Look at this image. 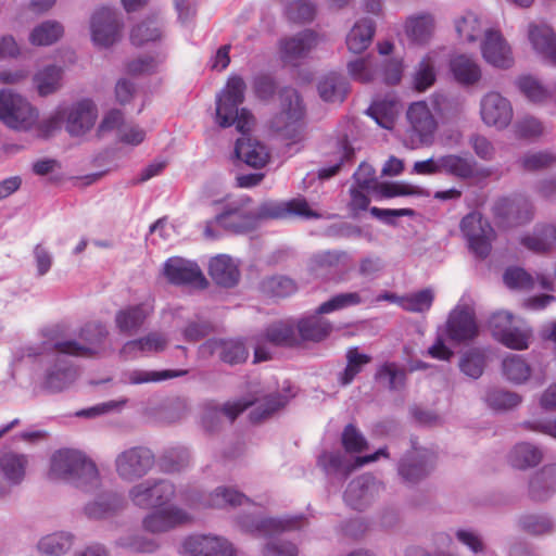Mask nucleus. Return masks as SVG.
I'll list each match as a JSON object with an SVG mask.
<instances>
[{
	"label": "nucleus",
	"mask_w": 556,
	"mask_h": 556,
	"mask_svg": "<svg viewBox=\"0 0 556 556\" xmlns=\"http://www.w3.org/2000/svg\"><path fill=\"white\" fill-rule=\"evenodd\" d=\"M342 445L348 453H361L368 446L365 437L352 424H349L341 437Z\"/></svg>",
	"instance_id": "obj_64"
},
{
	"label": "nucleus",
	"mask_w": 556,
	"mask_h": 556,
	"mask_svg": "<svg viewBox=\"0 0 556 556\" xmlns=\"http://www.w3.org/2000/svg\"><path fill=\"white\" fill-rule=\"evenodd\" d=\"M522 245L535 253H546L556 245V225L536 227L532 235L521 239Z\"/></svg>",
	"instance_id": "obj_37"
},
{
	"label": "nucleus",
	"mask_w": 556,
	"mask_h": 556,
	"mask_svg": "<svg viewBox=\"0 0 556 556\" xmlns=\"http://www.w3.org/2000/svg\"><path fill=\"white\" fill-rule=\"evenodd\" d=\"M484 366V353L478 349L467 351L459 361L460 371L473 379L479 378L483 374Z\"/></svg>",
	"instance_id": "obj_56"
},
{
	"label": "nucleus",
	"mask_w": 556,
	"mask_h": 556,
	"mask_svg": "<svg viewBox=\"0 0 556 556\" xmlns=\"http://www.w3.org/2000/svg\"><path fill=\"white\" fill-rule=\"evenodd\" d=\"M481 50L484 60L495 67L508 68L514 63L510 47L498 31H486Z\"/></svg>",
	"instance_id": "obj_24"
},
{
	"label": "nucleus",
	"mask_w": 556,
	"mask_h": 556,
	"mask_svg": "<svg viewBox=\"0 0 556 556\" xmlns=\"http://www.w3.org/2000/svg\"><path fill=\"white\" fill-rule=\"evenodd\" d=\"M318 92L327 102H342L348 93V83L343 76L330 73L319 81Z\"/></svg>",
	"instance_id": "obj_42"
},
{
	"label": "nucleus",
	"mask_w": 556,
	"mask_h": 556,
	"mask_svg": "<svg viewBox=\"0 0 556 556\" xmlns=\"http://www.w3.org/2000/svg\"><path fill=\"white\" fill-rule=\"evenodd\" d=\"M49 477L65 480L85 492H91L101 486L96 464L84 453L71 448H62L52 454Z\"/></svg>",
	"instance_id": "obj_3"
},
{
	"label": "nucleus",
	"mask_w": 556,
	"mask_h": 556,
	"mask_svg": "<svg viewBox=\"0 0 556 556\" xmlns=\"http://www.w3.org/2000/svg\"><path fill=\"white\" fill-rule=\"evenodd\" d=\"M153 309V305L149 302L129 305L116 313L115 324L121 332L131 334L143 325Z\"/></svg>",
	"instance_id": "obj_30"
},
{
	"label": "nucleus",
	"mask_w": 556,
	"mask_h": 556,
	"mask_svg": "<svg viewBox=\"0 0 556 556\" xmlns=\"http://www.w3.org/2000/svg\"><path fill=\"white\" fill-rule=\"evenodd\" d=\"M445 334L456 343L472 340L478 334L473 311L468 306H456L446 320Z\"/></svg>",
	"instance_id": "obj_19"
},
{
	"label": "nucleus",
	"mask_w": 556,
	"mask_h": 556,
	"mask_svg": "<svg viewBox=\"0 0 556 556\" xmlns=\"http://www.w3.org/2000/svg\"><path fill=\"white\" fill-rule=\"evenodd\" d=\"M245 88L242 77L232 75L228 78L225 89L217 98L216 122L223 128L236 125L237 130L242 134L236 142V156L253 168H262L269 161V152L261 141L245 136L252 129L254 118L248 110L238 109L244 101Z\"/></svg>",
	"instance_id": "obj_1"
},
{
	"label": "nucleus",
	"mask_w": 556,
	"mask_h": 556,
	"mask_svg": "<svg viewBox=\"0 0 556 556\" xmlns=\"http://www.w3.org/2000/svg\"><path fill=\"white\" fill-rule=\"evenodd\" d=\"M264 294L275 298H286L296 292V282L287 276H271L261 281Z\"/></svg>",
	"instance_id": "obj_47"
},
{
	"label": "nucleus",
	"mask_w": 556,
	"mask_h": 556,
	"mask_svg": "<svg viewBox=\"0 0 556 556\" xmlns=\"http://www.w3.org/2000/svg\"><path fill=\"white\" fill-rule=\"evenodd\" d=\"M161 30L155 21L142 22L135 26L130 33V40L135 46H142L161 38Z\"/></svg>",
	"instance_id": "obj_60"
},
{
	"label": "nucleus",
	"mask_w": 556,
	"mask_h": 556,
	"mask_svg": "<svg viewBox=\"0 0 556 556\" xmlns=\"http://www.w3.org/2000/svg\"><path fill=\"white\" fill-rule=\"evenodd\" d=\"M450 71L457 83L466 86L473 85L481 78L479 65L465 54L451 58Z\"/></svg>",
	"instance_id": "obj_35"
},
{
	"label": "nucleus",
	"mask_w": 556,
	"mask_h": 556,
	"mask_svg": "<svg viewBox=\"0 0 556 556\" xmlns=\"http://www.w3.org/2000/svg\"><path fill=\"white\" fill-rule=\"evenodd\" d=\"M542 458V451L528 442L516 444L509 454V463L518 469L534 467L541 463Z\"/></svg>",
	"instance_id": "obj_40"
},
{
	"label": "nucleus",
	"mask_w": 556,
	"mask_h": 556,
	"mask_svg": "<svg viewBox=\"0 0 556 556\" xmlns=\"http://www.w3.org/2000/svg\"><path fill=\"white\" fill-rule=\"evenodd\" d=\"M298 331L305 341L319 342L332 331V325L318 316L303 318L298 323Z\"/></svg>",
	"instance_id": "obj_41"
},
{
	"label": "nucleus",
	"mask_w": 556,
	"mask_h": 556,
	"mask_svg": "<svg viewBox=\"0 0 556 556\" xmlns=\"http://www.w3.org/2000/svg\"><path fill=\"white\" fill-rule=\"evenodd\" d=\"M208 274L213 281L224 288L235 287L240 279V271L231 257L218 255L211 260Z\"/></svg>",
	"instance_id": "obj_32"
},
{
	"label": "nucleus",
	"mask_w": 556,
	"mask_h": 556,
	"mask_svg": "<svg viewBox=\"0 0 556 556\" xmlns=\"http://www.w3.org/2000/svg\"><path fill=\"white\" fill-rule=\"evenodd\" d=\"M249 502V498L230 488H217L208 498V505L215 508L236 507Z\"/></svg>",
	"instance_id": "obj_53"
},
{
	"label": "nucleus",
	"mask_w": 556,
	"mask_h": 556,
	"mask_svg": "<svg viewBox=\"0 0 556 556\" xmlns=\"http://www.w3.org/2000/svg\"><path fill=\"white\" fill-rule=\"evenodd\" d=\"M287 402L288 397L286 395L273 393L253 401L238 400L236 402H227L222 406L210 403L205 406L202 417L203 427L206 431L214 432L222 427L224 419H227L231 424L242 412L253 404H257V406L250 413V418L253 422H261L270 417L278 409L285 407Z\"/></svg>",
	"instance_id": "obj_2"
},
{
	"label": "nucleus",
	"mask_w": 556,
	"mask_h": 556,
	"mask_svg": "<svg viewBox=\"0 0 556 556\" xmlns=\"http://www.w3.org/2000/svg\"><path fill=\"white\" fill-rule=\"evenodd\" d=\"M38 111L22 96L0 91V121L16 130H28L38 121Z\"/></svg>",
	"instance_id": "obj_6"
},
{
	"label": "nucleus",
	"mask_w": 556,
	"mask_h": 556,
	"mask_svg": "<svg viewBox=\"0 0 556 556\" xmlns=\"http://www.w3.org/2000/svg\"><path fill=\"white\" fill-rule=\"evenodd\" d=\"M155 465L154 453L146 446H131L118 453L114 459L117 477L127 483L144 478Z\"/></svg>",
	"instance_id": "obj_5"
},
{
	"label": "nucleus",
	"mask_w": 556,
	"mask_h": 556,
	"mask_svg": "<svg viewBox=\"0 0 556 556\" xmlns=\"http://www.w3.org/2000/svg\"><path fill=\"white\" fill-rule=\"evenodd\" d=\"M460 229L466 237L470 250L479 257L484 258L491 251V241L494 230L479 213H470L460 222Z\"/></svg>",
	"instance_id": "obj_8"
},
{
	"label": "nucleus",
	"mask_w": 556,
	"mask_h": 556,
	"mask_svg": "<svg viewBox=\"0 0 556 556\" xmlns=\"http://www.w3.org/2000/svg\"><path fill=\"white\" fill-rule=\"evenodd\" d=\"M192 516L184 508L170 505L156 507L142 519V527L151 533H164L191 523Z\"/></svg>",
	"instance_id": "obj_9"
},
{
	"label": "nucleus",
	"mask_w": 556,
	"mask_h": 556,
	"mask_svg": "<svg viewBox=\"0 0 556 556\" xmlns=\"http://www.w3.org/2000/svg\"><path fill=\"white\" fill-rule=\"evenodd\" d=\"M406 34L415 42H426L433 31V20L429 15L410 17L406 22Z\"/></svg>",
	"instance_id": "obj_51"
},
{
	"label": "nucleus",
	"mask_w": 556,
	"mask_h": 556,
	"mask_svg": "<svg viewBox=\"0 0 556 556\" xmlns=\"http://www.w3.org/2000/svg\"><path fill=\"white\" fill-rule=\"evenodd\" d=\"M64 71L58 65H46L33 76V86L41 97L55 93L62 88Z\"/></svg>",
	"instance_id": "obj_34"
},
{
	"label": "nucleus",
	"mask_w": 556,
	"mask_h": 556,
	"mask_svg": "<svg viewBox=\"0 0 556 556\" xmlns=\"http://www.w3.org/2000/svg\"><path fill=\"white\" fill-rule=\"evenodd\" d=\"M261 219L286 218L289 216H302L305 218H318L319 214L308 207L304 199H293L288 202L266 201L253 212Z\"/></svg>",
	"instance_id": "obj_17"
},
{
	"label": "nucleus",
	"mask_w": 556,
	"mask_h": 556,
	"mask_svg": "<svg viewBox=\"0 0 556 556\" xmlns=\"http://www.w3.org/2000/svg\"><path fill=\"white\" fill-rule=\"evenodd\" d=\"M433 298L434 295L431 289H424L402 298L401 306L407 312L424 313L430 309Z\"/></svg>",
	"instance_id": "obj_57"
},
{
	"label": "nucleus",
	"mask_w": 556,
	"mask_h": 556,
	"mask_svg": "<svg viewBox=\"0 0 556 556\" xmlns=\"http://www.w3.org/2000/svg\"><path fill=\"white\" fill-rule=\"evenodd\" d=\"M108 336L106 328L101 324H88L80 331V339L84 343L73 340L58 341L54 343L55 350L61 353L74 356H91L102 344Z\"/></svg>",
	"instance_id": "obj_11"
},
{
	"label": "nucleus",
	"mask_w": 556,
	"mask_h": 556,
	"mask_svg": "<svg viewBox=\"0 0 556 556\" xmlns=\"http://www.w3.org/2000/svg\"><path fill=\"white\" fill-rule=\"evenodd\" d=\"M189 452L184 447H173L164 452L160 458L161 468L166 473H174L188 466Z\"/></svg>",
	"instance_id": "obj_55"
},
{
	"label": "nucleus",
	"mask_w": 556,
	"mask_h": 556,
	"mask_svg": "<svg viewBox=\"0 0 556 556\" xmlns=\"http://www.w3.org/2000/svg\"><path fill=\"white\" fill-rule=\"evenodd\" d=\"M28 455L13 451L0 455V473L9 486L18 485L26 476Z\"/></svg>",
	"instance_id": "obj_29"
},
{
	"label": "nucleus",
	"mask_w": 556,
	"mask_h": 556,
	"mask_svg": "<svg viewBox=\"0 0 556 556\" xmlns=\"http://www.w3.org/2000/svg\"><path fill=\"white\" fill-rule=\"evenodd\" d=\"M435 81L434 64L429 56L424 58L414 75V87L418 91H425Z\"/></svg>",
	"instance_id": "obj_61"
},
{
	"label": "nucleus",
	"mask_w": 556,
	"mask_h": 556,
	"mask_svg": "<svg viewBox=\"0 0 556 556\" xmlns=\"http://www.w3.org/2000/svg\"><path fill=\"white\" fill-rule=\"evenodd\" d=\"M364 302L359 292L339 293L321 303L316 313L318 315L330 314L334 311L343 309L350 306H356Z\"/></svg>",
	"instance_id": "obj_50"
},
{
	"label": "nucleus",
	"mask_w": 556,
	"mask_h": 556,
	"mask_svg": "<svg viewBox=\"0 0 556 556\" xmlns=\"http://www.w3.org/2000/svg\"><path fill=\"white\" fill-rule=\"evenodd\" d=\"M441 173L459 179H469L476 175V162L471 157L447 154L439 157Z\"/></svg>",
	"instance_id": "obj_36"
},
{
	"label": "nucleus",
	"mask_w": 556,
	"mask_h": 556,
	"mask_svg": "<svg viewBox=\"0 0 556 556\" xmlns=\"http://www.w3.org/2000/svg\"><path fill=\"white\" fill-rule=\"evenodd\" d=\"M64 34L63 26L56 21H46L36 26L29 35V41L35 46H50Z\"/></svg>",
	"instance_id": "obj_45"
},
{
	"label": "nucleus",
	"mask_w": 556,
	"mask_h": 556,
	"mask_svg": "<svg viewBox=\"0 0 556 556\" xmlns=\"http://www.w3.org/2000/svg\"><path fill=\"white\" fill-rule=\"evenodd\" d=\"M502 369L507 380L518 384L527 381L531 375L530 366L521 356L515 354L504 358Z\"/></svg>",
	"instance_id": "obj_48"
},
{
	"label": "nucleus",
	"mask_w": 556,
	"mask_h": 556,
	"mask_svg": "<svg viewBox=\"0 0 556 556\" xmlns=\"http://www.w3.org/2000/svg\"><path fill=\"white\" fill-rule=\"evenodd\" d=\"M77 369L65 361L58 362L47 370L38 391L58 393L68 388L77 378Z\"/></svg>",
	"instance_id": "obj_27"
},
{
	"label": "nucleus",
	"mask_w": 556,
	"mask_h": 556,
	"mask_svg": "<svg viewBox=\"0 0 556 556\" xmlns=\"http://www.w3.org/2000/svg\"><path fill=\"white\" fill-rule=\"evenodd\" d=\"M370 356L358 352L357 348H352L346 352V367L340 374L339 381L342 386L350 384L355 376L362 371L363 367L370 362Z\"/></svg>",
	"instance_id": "obj_52"
},
{
	"label": "nucleus",
	"mask_w": 556,
	"mask_h": 556,
	"mask_svg": "<svg viewBox=\"0 0 556 556\" xmlns=\"http://www.w3.org/2000/svg\"><path fill=\"white\" fill-rule=\"evenodd\" d=\"M381 484L370 475L353 479L344 493L345 503L353 509L363 510L378 496Z\"/></svg>",
	"instance_id": "obj_20"
},
{
	"label": "nucleus",
	"mask_w": 556,
	"mask_h": 556,
	"mask_svg": "<svg viewBox=\"0 0 556 556\" xmlns=\"http://www.w3.org/2000/svg\"><path fill=\"white\" fill-rule=\"evenodd\" d=\"M264 338L276 346H292L298 343L294 327L289 321H278L266 328Z\"/></svg>",
	"instance_id": "obj_43"
},
{
	"label": "nucleus",
	"mask_w": 556,
	"mask_h": 556,
	"mask_svg": "<svg viewBox=\"0 0 556 556\" xmlns=\"http://www.w3.org/2000/svg\"><path fill=\"white\" fill-rule=\"evenodd\" d=\"M163 273L173 285L192 286L198 289H204L207 286V280L200 267L181 257L168 258L164 264Z\"/></svg>",
	"instance_id": "obj_13"
},
{
	"label": "nucleus",
	"mask_w": 556,
	"mask_h": 556,
	"mask_svg": "<svg viewBox=\"0 0 556 556\" xmlns=\"http://www.w3.org/2000/svg\"><path fill=\"white\" fill-rule=\"evenodd\" d=\"M493 212L500 223L505 226L521 225L533 217L532 203L523 197L501 199L494 204Z\"/></svg>",
	"instance_id": "obj_16"
},
{
	"label": "nucleus",
	"mask_w": 556,
	"mask_h": 556,
	"mask_svg": "<svg viewBox=\"0 0 556 556\" xmlns=\"http://www.w3.org/2000/svg\"><path fill=\"white\" fill-rule=\"evenodd\" d=\"M200 349L202 353L208 355L218 353L220 359L230 365L243 363L249 356L244 344L236 340L210 339Z\"/></svg>",
	"instance_id": "obj_26"
},
{
	"label": "nucleus",
	"mask_w": 556,
	"mask_h": 556,
	"mask_svg": "<svg viewBox=\"0 0 556 556\" xmlns=\"http://www.w3.org/2000/svg\"><path fill=\"white\" fill-rule=\"evenodd\" d=\"M433 468L432 457L427 453L413 452L399 464V475L407 483H417L426 478Z\"/></svg>",
	"instance_id": "obj_28"
},
{
	"label": "nucleus",
	"mask_w": 556,
	"mask_h": 556,
	"mask_svg": "<svg viewBox=\"0 0 556 556\" xmlns=\"http://www.w3.org/2000/svg\"><path fill=\"white\" fill-rule=\"evenodd\" d=\"M528 39L535 52L552 64H556V34L546 23H530Z\"/></svg>",
	"instance_id": "obj_25"
},
{
	"label": "nucleus",
	"mask_w": 556,
	"mask_h": 556,
	"mask_svg": "<svg viewBox=\"0 0 556 556\" xmlns=\"http://www.w3.org/2000/svg\"><path fill=\"white\" fill-rule=\"evenodd\" d=\"M317 45V35L305 29L279 40V55L285 64L295 66L305 59Z\"/></svg>",
	"instance_id": "obj_14"
},
{
	"label": "nucleus",
	"mask_w": 556,
	"mask_h": 556,
	"mask_svg": "<svg viewBox=\"0 0 556 556\" xmlns=\"http://www.w3.org/2000/svg\"><path fill=\"white\" fill-rule=\"evenodd\" d=\"M182 555L186 556H236L232 544L217 535L193 534L182 542Z\"/></svg>",
	"instance_id": "obj_12"
},
{
	"label": "nucleus",
	"mask_w": 556,
	"mask_h": 556,
	"mask_svg": "<svg viewBox=\"0 0 556 556\" xmlns=\"http://www.w3.org/2000/svg\"><path fill=\"white\" fill-rule=\"evenodd\" d=\"M74 536L67 532H56L43 536L38 542V549L49 556H61L71 549Z\"/></svg>",
	"instance_id": "obj_44"
},
{
	"label": "nucleus",
	"mask_w": 556,
	"mask_h": 556,
	"mask_svg": "<svg viewBox=\"0 0 556 556\" xmlns=\"http://www.w3.org/2000/svg\"><path fill=\"white\" fill-rule=\"evenodd\" d=\"M488 404L494 409H510L520 404L519 394L502 389H495L486 394Z\"/></svg>",
	"instance_id": "obj_62"
},
{
	"label": "nucleus",
	"mask_w": 556,
	"mask_h": 556,
	"mask_svg": "<svg viewBox=\"0 0 556 556\" xmlns=\"http://www.w3.org/2000/svg\"><path fill=\"white\" fill-rule=\"evenodd\" d=\"M187 370H162V371H146V370H131L124 375L123 382L129 384H141L152 381H161L170 378L185 376Z\"/></svg>",
	"instance_id": "obj_49"
},
{
	"label": "nucleus",
	"mask_w": 556,
	"mask_h": 556,
	"mask_svg": "<svg viewBox=\"0 0 556 556\" xmlns=\"http://www.w3.org/2000/svg\"><path fill=\"white\" fill-rule=\"evenodd\" d=\"M97 117V106L90 100L79 101L67 110L65 129L71 136H83L94 126Z\"/></svg>",
	"instance_id": "obj_22"
},
{
	"label": "nucleus",
	"mask_w": 556,
	"mask_h": 556,
	"mask_svg": "<svg viewBox=\"0 0 556 556\" xmlns=\"http://www.w3.org/2000/svg\"><path fill=\"white\" fill-rule=\"evenodd\" d=\"M380 456L389 457L387 447H381L376 453L367 456H358L354 462L346 460L340 452H325L319 456L318 464L326 473L342 475L345 478L354 469L376 462Z\"/></svg>",
	"instance_id": "obj_15"
},
{
	"label": "nucleus",
	"mask_w": 556,
	"mask_h": 556,
	"mask_svg": "<svg viewBox=\"0 0 556 556\" xmlns=\"http://www.w3.org/2000/svg\"><path fill=\"white\" fill-rule=\"evenodd\" d=\"M348 258L345 251H321L309 258L307 268L315 276H323L336 268L342 261Z\"/></svg>",
	"instance_id": "obj_39"
},
{
	"label": "nucleus",
	"mask_w": 556,
	"mask_h": 556,
	"mask_svg": "<svg viewBox=\"0 0 556 556\" xmlns=\"http://www.w3.org/2000/svg\"><path fill=\"white\" fill-rule=\"evenodd\" d=\"M480 114L485 125L504 129L513 119V108L506 98L492 91L481 99Z\"/></svg>",
	"instance_id": "obj_18"
},
{
	"label": "nucleus",
	"mask_w": 556,
	"mask_h": 556,
	"mask_svg": "<svg viewBox=\"0 0 556 556\" xmlns=\"http://www.w3.org/2000/svg\"><path fill=\"white\" fill-rule=\"evenodd\" d=\"M518 526L533 535H543L553 532L554 525L545 515L525 514L518 518Z\"/></svg>",
	"instance_id": "obj_54"
},
{
	"label": "nucleus",
	"mask_w": 556,
	"mask_h": 556,
	"mask_svg": "<svg viewBox=\"0 0 556 556\" xmlns=\"http://www.w3.org/2000/svg\"><path fill=\"white\" fill-rule=\"evenodd\" d=\"M166 339L160 333H149L148 336L128 341L121 350L125 357L131 356L138 351L159 352L165 349Z\"/></svg>",
	"instance_id": "obj_46"
},
{
	"label": "nucleus",
	"mask_w": 556,
	"mask_h": 556,
	"mask_svg": "<svg viewBox=\"0 0 556 556\" xmlns=\"http://www.w3.org/2000/svg\"><path fill=\"white\" fill-rule=\"evenodd\" d=\"M458 36L468 42H473L481 31V25L473 13H467L456 21L455 24Z\"/></svg>",
	"instance_id": "obj_63"
},
{
	"label": "nucleus",
	"mask_w": 556,
	"mask_h": 556,
	"mask_svg": "<svg viewBox=\"0 0 556 556\" xmlns=\"http://www.w3.org/2000/svg\"><path fill=\"white\" fill-rule=\"evenodd\" d=\"M251 202L247 198L240 204L229 205L222 214L215 217L216 223L232 233H245L257 227V217L253 212L247 211L245 205Z\"/></svg>",
	"instance_id": "obj_21"
},
{
	"label": "nucleus",
	"mask_w": 556,
	"mask_h": 556,
	"mask_svg": "<svg viewBox=\"0 0 556 556\" xmlns=\"http://www.w3.org/2000/svg\"><path fill=\"white\" fill-rule=\"evenodd\" d=\"M123 23L115 10L101 8L90 18L92 42L101 48H109L121 38Z\"/></svg>",
	"instance_id": "obj_7"
},
{
	"label": "nucleus",
	"mask_w": 556,
	"mask_h": 556,
	"mask_svg": "<svg viewBox=\"0 0 556 556\" xmlns=\"http://www.w3.org/2000/svg\"><path fill=\"white\" fill-rule=\"evenodd\" d=\"M503 280L509 289L529 290L534 287V278L521 267L507 268Z\"/></svg>",
	"instance_id": "obj_59"
},
{
	"label": "nucleus",
	"mask_w": 556,
	"mask_h": 556,
	"mask_svg": "<svg viewBox=\"0 0 556 556\" xmlns=\"http://www.w3.org/2000/svg\"><path fill=\"white\" fill-rule=\"evenodd\" d=\"M124 508V498L115 492H104L89 502L84 510L90 519L109 518Z\"/></svg>",
	"instance_id": "obj_31"
},
{
	"label": "nucleus",
	"mask_w": 556,
	"mask_h": 556,
	"mask_svg": "<svg viewBox=\"0 0 556 556\" xmlns=\"http://www.w3.org/2000/svg\"><path fill=\"white\" fill-rule=\"evenodd\" d=\"M556 492V465L544 466L529 482V495L534 501H545Z\"/></svg>",
	"instance_id": "obj_33"
},
{
	"label": "nucleus",
	"mask_w": 556,
	"mask_h": 556,
	"mask_svg": "<svg viewBox=\"0 0 556 556\" xmlns=\"http://www.w3.org/2000/svg\"><path fill=\"white\" fill-rule=\"evenodd\" d=\"M279 99L281 110L273 117L271 128L289 135L295 130V124L303 117L304 108L298 91L293 88H283L279 93Z\"/></svg>",
	"instance_id": "obj_10"
},
{
	"label": "nucleus",
	"mask_w": 556,
	"mask_h": 556,
	"mask_svg": "<svg viewBox=\"0 0 556 556\" xmlns=\"http://www.w3.org/2000/svg\"><path fill=\"white\" fill-rule=\"evenodd\" d=\"M376 379L386 382L390 390H399L405 386L406 372L396 364L387 363L378 369Z\"/></svg>",
	"instance_id": "obj_58"
},
{
	"label": "nucleus",
	"mask_w": 556,
	"mask_h": 556,
	"mask_svg": "<svg viewBox=\"0 0 556 556\" xmlns=\"http://www.w3.org/2000/svg\"><path fill=\"white\" fill-rule=\"evenodd\" d=\"M374 33L375 26L371 20L364 18L357 22L346 37L349 50L353 53H362L369 47Z\"/></svg>",
	"instance_id": "obj_38"
},
{
	"label": "nucleus",
	"mask_w": 556,
	"mask_h": 556,
	"mask_svg": "<svg viewBox=\"0 0 556 556\" xmlns=\"http://www.w3.org/2000/svg\"><path fill=\"white\" fill-rule=\"evenodd\" d=\"M176 493V485L170 480L150 478L134 484L128 490V498L134 506L147 510L166 506Z\"/></svg>",
	"instance_id": "obj_4"
},
{
	"label": "nucleus",
	"mask_w": 556,
	"mask_h": 556,
	"mask_svg": "<svg viewBox=\"0 0 556 556\" xmlns=\"http://www.w3.org/2000/svg\"><path fill=\"white\" fill-rule=\"evenodd\" d=\"M407 119L410 125L412 138L416 137L419 143H426L432 137L437 123L425 102L413 103L407 110Z\"/></svg>",
	"instance_id": "obj_23"
}]
</instances>
